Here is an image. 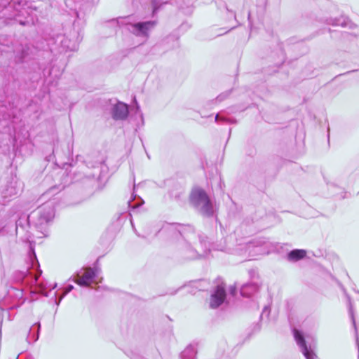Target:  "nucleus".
<instances>
[{
    "label": "nucleus",
    "mask_w": 359,
    "mask_h": 359,
    "mask_svg": "<svg viewBox=\"0 0 359 359\" xmlns=\"http://www.w3.org/2000/svg\"><path fill=\"white\" fill-rule=\"evenodd\" d=\"M219 120H222L224 121H226L227 119H226L225 118H223V117H220L219 114H217L215 116V121H219Z\"/></svg>",
    "instance_id": "nucleus-25"
},
{
    "label": "nucleus",
    "mask_w": 359,
    "mask_h": 359,
    "mask_svg": "<svg viewBox=\"0 0 359 359\" xmlns=\"http://www.w3.org/2000/svg\"><path fill=\"white\" fill-rule=\"evenodd\" d=\"M293 334L295 341L301 348V351L306 359H315L316 358V353L313 351L306 344L304 337L302 332L297 329L293 330Z\"/></svg>",
    "instance_id": "nucleus-7"
},
{
    "label": "nucleus",
    "mask_w": 359,
    "mask_h": 359,
    "mask_svg": "<svg viewBox=\"0 0 359 359\" xmlns=\"http://www.w3.org/2000/svg\"><path fill=\"white\" fill-rule=\"evenodd\" d=\"M31 216H23L19 218L16 222V233H20V231H23L25 229V225H29L30 222Z\"/></svg>",
    "instance_id": "nucleus-13"
},
{
    "label": "nucleus",
    "mask_w": 359,
    "mask_h": 359,
    "mask_svg": "<svg viewBox=\"0 0 359 359\" xmlns=\"http://www.w3.org/2000/svg\"><path fill=\"white\" fill-rule=\"evenodd\" d=\"M0 311H4V309H1V308H0Z\"/></svg>",
    "instance_id": "nucleus-35"
},
{
    "label": "nucleus",
    "mask_w": 359,
    "mask_h": 359,
    "mask_svg": "<svg viewBox=\"0 0 359 359\" xmlns=\"http://www.w3.org/2000/svg\"><path fill=\"white\" fill-rule=\"evenodd\" d=\"M167 4L161 0H152L153 13L155 14L160 8L161 5Z\"/></svg>",
    "instance_id": "nucleus-16"
},
{
    "label": "nucleus",
    "mask_w": 359,
    "mask_h": 359,
    "mask_svg": "<svg viewBox=\"0 0 359 359\" xmlns=\"http://www.w3.org/2000/svg\"><path fill=\"white\" fill-rule=\"evenodd\" d=\"M132 359H144L142 355L134 354L132 357Z\"/></svg>",
    "instance_id": "nucleus-26"
},
{
    "label": "nucleus",
    "mask_w": 359,
    "mask_h": 359,
    "mask_svg": "<svg viewBox=\"0 0 359 359\" xmlns=\"http://www.w3.org/2000/svg\"><path fill=\"white\" fill-rule=\"evenodd\" d=\"M306 252L304 250H293L287 254V259L290 261L296 262L305 257Z\"/></svg>",
    "instance_id": "nucleus-12"
},
{
    "label": "nucleus",
    "mask_w": 359,
    "mask_h": 359,
    "mask_svg": "<svg viewBox=\"0 0 359 359\" xmlns=\"http://www.w3.org/2000/svg\"><path fill=\"white\" fill-rule=\"evenodd\" d=\"M20 189V184H18L16 181L11 182L9 184L6 186L4 191V197H11L13 196L17 195Z\"/></svg>",
    "instance_id": "nucleus-10"
},
{
    "label": "nucleus",
    "mask_w": 359,
    "mask_h": 359,
    "mask_svg": "<svg viewBox=\"0 0 359 359\" xmlns=\"http://www.w3.org/2000/svg\"><path fill=\"white\" fill-rule=\"evenodd\" d=\"M74 289V286L72 285H69L67 288L65 289V291L62 294V295L59 298L58 301L56 302V304L59 305L62 299L65 297V296L68 294L69 292H71Z\"/></svg>",
    "instance_id": "nucleus-18"
},
{
    "label": "nucleus",
    "mask_w": 359,
    "mask_h": 359,
    "mask_svg": "<svg viewBox=\"0 0 359 359\" xmlns=\"http://www.w3.org/2000/svg\"><path fill=\"white\" fill-rule=\"evenodd\" d=\"M330 23L332 25H335V26H338V25H341L342 27L346 26V20L344 18L332 20V22H330Z\"/></svg>",
    "instance_id": "nucleus-17"
},
{
    "label": "nucleus",
    "mask_w": 359,
    "mask_h": 359,
    "mask_svg": "<svg viewBox=\"0 0 359 359\" xmlns=\"http://www.w3.org/2000/svg\"><path fill=\"white\" fill-rule=\"evenodd\" d=\"M97 269L88 268L83 272H77L76 276L73 279V281L82 287H90L94 279L97 278Z\"/></svg>",
    "instance_id": "nucleus-5"
},
{
    "label": "nucleus",
    "mask_w": 359,
    "mask_h": 359,
    "mask_svg": "<svg viewBox=\"0 0 359 359\" xmlns=\"http://www.w3.org/2000/svg\"><path fill=\"white\" fill-rule=\"evenodd\" d=\"M20 23L21 25H25V22H22V21H20Z\"/></svg>",
    "instance_id": "nucleus-31"
},
{
    "label": "nucleus",
    "mask_w": 359,
    "mask_h": 359,
    "mask_svg": "<svg viewBox=\"0 0 359 359\" xmlns=\"http://www.w3.org/2000/svg\"><path fill=\"white\" fill-rule=\"evenodd\" d=\"M259 290V285L257 283H247L241 288V294L243 297H250Z\"/></svg>",
    "instance_id": "nucleus-9"
},
{
    "label": "nucleus",
    "mask_w": 359,
    "mask_h": 359,
    "mask_svg": "<svg viewBox=\"0 0 359 359\" xmlns=\"http://www.w3.org/2000/svg\"><path fill=\"white\" fill-rule=\"evenodd\" d=\"M140 109V107L138 105H137V110H139Z\"/></svg>",
    "instance_id": "nucleus-33"
},
{
    "label": "nucleus",
    "mask_w": 359,
    "mask_h": 359,
    "mask_svg": "<svg viewBox=\"0 0 359 359\" xmlns=\"http://www.w3.org/2000/svg\"><path fill=\"white\" fill-rule=\"evenodd\" d=\"M97 165H99L97 168L100 167V170H99L100 171V172H102V171L103 170L104 166L102 163H97ZM92 177H93V178L94 177H97V180H102V173H100L99 175L97 176L95 173H93Z\"/></svg>",
    "instance_id": "nucleus-19"
},
{
    "label": "nucleus",
    "mask_w": 359,
    "mask_h": 359,
    "mask_svg": "<svg viewBox=\"0 0 359 359\" xmlns=\"http://www.w3.org/2000/svg\"><path fill=\"white\" fill-rule=\"evenodd\" d=\"M40 328L41 325L39 323H36L31 327L27 336V340L29 343H34L38 340L39 337Z\"/></svg>",
    "instance_id": "nucleus-11"
},
{
    "label": "nucleus",
    "mask_w": 359,
    "mask_h": 359,
    "mask_svg": "<svg viewBox=\"0 0 359 359\" xmlns=\"http://www.w3.org/2000/svg\"><path fill=\"white\" fill-rule=\"evenodd\" d=\"M29 238H30V236H29L28 238H27V241L31 242V241H29Z\"/></svg>",
    "instance_id": "nucleus-32"
},
{
    "label": "nucleus",
    "mask_w": 359,
    "mask_h": 359,
    "mask_svg": "<svg viewBox=\"0 0 359 359\" xmlns=\"http://www.w3.org/2000/svg\"><path fill=\"white\" fill-rule=\"evenodd\" d=\"M226 298L225 286L223 283L218 285L213 290L210 302L211 309H217L223 304Z\"/></svg>",
    "instance_id": "nucleus-6"
},
{
    "label": "nucleus",
    "mask_w": 359,
    "mask_h": 359,
    "mask_svg": "<svg viewBox=\"0 0 359 359\" xmlns=\"http://www.w3.org/2000/svg\"><path fill=\"white\" fill-rule=\"evenodd\" d=\"M266 312H267V315H269V311H268V307L267 306H265L264 310H263V312H262V314L263 315L264 313H265Z\"/></svg>",
    "instance_id": "nucleus-28"
},
{
    "label": "nucleus",
    "mask_w": 359,
    "mask_h": 359,
    "mask_svg": "<svg viewBox=\"0 0 359 359\" xmlns=\"http://www.w3.org/2000/svg\"><path fill=\"white\" fill-rule=\"evenodd\" d=\"M189 201L191 206L202 216L205 217L214 216L216 205L202 188L198 187L193 188L189 196Z\"/></svg>",
    "instance_id": "nucleus-3"
},
{
    "label": "nucleus",
    "mask_w": 359,
    "mask_h": 359,
    "mask_svg": "<svg viewBox=\"0 0 359 359\" xmlns=\"http://www.w3.org/2000/svg\"><path fill=\"white\" fill-rule=\"evenodd\" d=\"M32 253L34 254V257H36L35 252H34V250H32Z\"/></svg>",
    "instance_id": "nucleus-34"
},
{
    "label": "nucleus",
    "mask_w": 359,
    "mask_h": 359,
    "mask_svg": "<svg viewBox=\"0 0 359 359\" xmlns=\"http://www.w3.org/2000/svg\"><path fill=\"white\" fill-rule=\"evenodd\" d=\"M20 295L22 294V292L18 290H15Z\"/></svg>",
    "instance_id": "nucleus-30"
},
{
    "label": "nucleus",
    "mask_w": 359,
    "mask_h": 359,
    "mask_svg": "<svg viewBox=\"0 0 359 359\" xmlns=\"http://www.w3.org/2000/svg\"><path fill=\"white\" fill-rule=\"evenodd\" d=\"M111 116L114 120H125L128 116V107L126 104L118 102L111 108Z\"/></svg>",
    "instance_id": "nucleus-8"
},
{
    "label": "nucleus",
    "mask_w": 359,
    "mask_h": 359,
    "mask_svg": "<svg viewBox=\"0 0 359 359\" xmlns=\"http://www.w3.org/2000/svg\"><path fill=\"white\" fill-rule=\"evenodd\" d=\"M196 351L194 346H188L181 353L182 359H196Z\"/></svg>",
    "instance_id": "nucleus-14"
},
{
    "label": "nucleus",
    "mask_w": 359,
    "mask_h": 359,
    "mask_svg": "<svg viewBox=\"0 0 359 359\" xmlns=\"http://www.w3.org/2000/svg\"><path fill=\"white\" fill-rule=\"evenodd\" d=\"M236 287H235L234 286H231V287H230V292H231L233 295H234V294H235V293H236Z\"/></svg>",
    "instance_id": "nucleus-27"
},
{
    "label": "nucleus",
    "mask_w": 359,
    "mask_h": 359,
    "mask_svg": "<svg viewBox=\"0 0 359 359\" xmlns=\"http://www.w3.org/2000/svg\"><path fill=\"white\" fill-rule=\"evenodd\" d=\"M26 359H34L32 356L29 355L26 358Z\"/></svg>",
    "instance_id": "nucleus-29"
},
{
    "label": "nucleus",
    "mask_w": 359,
    "mask_h": 359,
    "mask_svg": "<svg viewBox=\"0 0 359 359\" xmlns=\"http://www.w3.org/2000/svg\"><path fill=\"white\" fill-rule=\"evenodd\" d=\"M116 21L119 26H127V29L130 33L141 38L143 41L148 39L151 31L156 25L155 20L130 23L128 17H121L117 18Z\"/></svg>",
    "instance_id": "nucleus-4"
},
{
    "label": "nucleus",
    "mask_w": 359,
    "mask_h": 359,
    "mask_svg": "<svg viewBox=\"0 0 359 359\" xmlns=\"http://www.w3.org/2000/svg\"><path fill=\"white\" fill-rule=\"evenodd\" d=\"M184 227L177 224H164L158 233L172 240H177V248L180 257L184 259H196L205 257L210 252V245L206 238L198 236V243L193 247L190 241L194 235L188 236L184 233Z\"/></svg>",
    "instance_id": "nucleus-1"
},
{
    "label": "nucleus",
    "mask_w": 359,
    "mask_h": 359,
    "mask_svg": "<svg viewBox=\"0 0 359 359\" xmlns=\"http://www.w3.org/2000/svg\"><path fill=\"white\" fill-rule=\"evenodd\" d=\"M10 3L8 1H3L1 3H0V12L6 7L7 5H8Z\"/></svg>",
    "instance_id": "nucleus-24"
},
{
    "label": "nucleus",
    "mask_w": 359,
    "mask_h": 359,
    "mask_svg": "<svg viewBox=\"0 0 359 359\" xmlns=\"http://www.w3.org/2000/svg\"><path fill=\"white\" fill-rule=\"evenodd\" d=\"M55 201L49 200L32 213V225L36 230L34 236L45 238L49 235V226L55 216Z\"/></svg>",
    "instance_id": "nucleus-2"
},
{
    "label": "nucleus",
    "mask_w": 359,
    "mask_h": 359,
    "mask_svg": "<svg viewBox=\"0 0 359 359\" xmlns=\"http://www.w3.org/2000/svg\"><path fill=\"white\" fill-rule=\"evenodd\" d=\"M349 312H350L351 317L352 318L353 326L355 327V321L354 316H353L352 305H350V306H349Z\"/></svg>",
    "instance_id": "nucleus-23"
},
{
    "label": "nucleus",
    "mask_w": 359,
    "mask_h": 359,
    "mask_svg": "<svg viewBox=\"0 0 359 359\" xmlns=\"http://www.w3.org/2000/svg\"><path fill=\"white\" fill-rule=\"evenodd\" d=\"M58 189H59V188H58V187H51V188H50V189H49L46 193H45V194H43V196L49 195V194H55V190H58Z\"/></svg>",
    "instance_id": "nucleus-22"
},
{
    "label": "nucleus",
    "mask_w": 359,
    "mask_h": 359,
    "mask_svg": "<svg viewBox=\"0 0 359 359\" xmlns=\"http://www.w3.org/2000/svg\"><path fill=\"white\" fill-rule=\"evenodd\" d=\"M250 245H252L254 247H256V248H263L259 250V252L262 253H265V252L268 253V251H266V250H268L270 246L269 242L268 241H266V239H265V238L256 241L252 243Z\"/></svg>",
    "instance_id": "nucleus-15"
},
{
    "label": "nucleus",
    "mask_w": 359,
    "mask_h": 359,
    "mask_svg": "<svg viewBox=\"0 0 359 359\" xmlns=\"http://www.w3.org/2000/svg\"><path fill=\"white\" fill-rule=\"evenodd\" d=\"M140 203H139L137 204H132L131 201H129L128 202L129 206L131 208H134V209L140 207V205H142L144 203V201L142 198H140Z\"/></svg>",
    "instance_id": "nucleus-21"
},
{
    "label": "nucleus",
    "mask_w": 359,
    "mask_h": 359,
    "mask_svg": "<svg viewBox=\"0 0 359 359\" xmlns=\"http://www.w3.org/2000/svg\"><path fill=\"white\" fill-rule=\"evenodd\" d=\"M229 93H230L229 92H226V93L220 94L219 95H218L217 97L216 100L217 102H222V100H224L229 96Z\"/></svg>",
    "instance_id": "nucleus-20"
}]
</instances>
